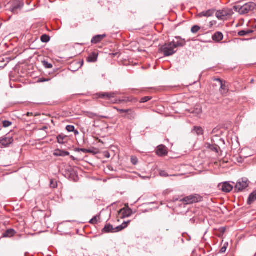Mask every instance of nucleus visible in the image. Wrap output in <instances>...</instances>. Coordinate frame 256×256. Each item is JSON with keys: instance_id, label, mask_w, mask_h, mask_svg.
<instances>
[{"instance_id": "obj_26", "label": "nucleus", "mask_w": 256, "mask_h": 256, "mask_svg": "<svg viewBox=\"0 0 256 256\" xmlns=\"http://www.w3.org/2000/svg\"><path fill=\"white\" fill-rule=\"evenodd\" d=\"M66 130L68 132H74L75 134H78V130H75V128L74 126L68 125L66 127Z\"/></svg>"}, {"instance_id": "obj_45", "label": "nucleus", "mask_w": 256, "mask_h": 256, "mask_svg": "<svg viewBox=\"0 0 256 256\" xmlns=\"http://www.w3.org/2000/svg\"><path fill=\"white\" fill-rule=\"evenodd\" d=\"M220 229V232H224L225 231V230H226L224 228H222Z\"/></svg>"}, {"instance_id": "obj_8", "label": "nucleus", "mask_w": 256, "mask_h": 256, "mask_svg": "<svg viewBox=\"0 0 256 256\" xmlns=\"http://www.w3.org/2000/svg\"><path fill=\"white\" fill-rule=\"evenodd\" d=\"M220 190L224 192H229L232 190L233 186L230 184L228 182H225L218 185Z\"/></svg>"}, {"instance_id": "obj_23", "label": "nucleus", "mask_w": 256, "mask_h": 256, "mask_svg": "<svg viewBox=\"0 0 256 256\" xmlns=\"http://www.w3.org/2000/svg\"><path fill=\"white\" fill-rule=\"evenodd\" d=\"M67 136L62 134H59L57 136L58 142L60 144H63L65 143L64 140L66 138Z\"/></svg>"}, {"instance_id": "obj_21", "label": "nucleus", "mask_w": 256, "mask_h": 256, "mask_svg": "<svg viewBox=\"0 0 256 256\" xmlns=\"http://www.w3.org/2000/svg\"><path fill=\"white\" fill-rule=\"evenodd\" d=\"M22 6H21L20 4H14L11 7L10 10L13 14H16L18 12V11L20 10Z\"/></svg>"}, {"instance_id": "obj_24", "label": "nucleus", "mask_w": 256, "mask_h": 256, "mask_svg": "<svg viewBox=\"0 0 256 256\" xmlns=\"http://www.w3.org/2000/svg\"><path fill=\"white\" fill-rule=\"evenodd\" d=\"M252 32H253V30H242L238 32V35L239 36H243L248 35L250 34H252Z\"/></svg>"}, {"instance_id": "obj_17", "label": "nucleus", "mask_w": 256, "mask_h": 256, "mask_svg": "<svg viewBox=\"0 0 256 256\" xmlns=\"http://www.w3.org/2000/svg\"><path fill=\"white\" fill-rule=\"evenodd\" d=\"M98 54L95 52H92L87 58V61L89 62H94L97 60Z\"/></svg>"}, {"instance_id": "obj_35", "label": "nucleus", "mask_w": 256, "mask_h": 256, "mask_svg": "<svg viewBox=\"0 0 256 256\" xmlns=\"http://www.w3.org/2000/svg\"><path fill=\"white\" fill-rule=\"evenodd\" d=\"M228 246V243L226 242L224 244L223 246L221 248L220 250V253H224L226 252V250L227 249V246Z\"/></svg>"}, {"instance_id": "obj_43", "label": "nucleus", "mask_w": 256, "mask_h": 256, "mask_svg": "<svg viewBox=\"0 0 256 256\" xmlns=\"http://www.w3.org/2000/svg\"><path fill=\"white\" fill-rule=\"evenodd\" d=\"M48 129V127L46 126H43L42 128H41V130H46Z\"/></svg>"}, {"instance_id": "obj_15", "label": "nucleus", "mask_w": 256, "mask_h": 256, "mask_svg": "<svg viewBox=\"0 0 256 256\" xmlns=\"http://www.w3.org/2000/svg\"><path fill=\"white\" fill-rule=\"evenodd\" d=\"M130 222V220H128L127 222H124L121 225L114 228V232H120V231L123 230L124 228H126Z\"/></svg>"}, {"instance_id": "obj_50", "label": "nucleus", "mask_w": 256, "mask_h": 256, "mask_svg": "<svg viewBox=\"0 0 256 256\" xmlns=\"http://www.w3.org/2000/svg\"><path fill=\"white\" fill-rule=\"evenodd\" d=\"M84 62H82V66Z\"/></svg>"}, {"instance_id": "obj_6", "label": "nucleus", "mask_w": 256, "mask_h": 256, "mask_svg": "<svg viewBox=\"0 0 256 256\" xmlns=\"http://www.w3.org/2000/svg\"><path fill=\"white\" fill-rule=\"evenodd\" d=\"M14 141L12 137L8 134L0 138V147L2 146L6 147Z\"/></svg>"}, {"instance_id": "obj_25", "label": "nucleus", "mask_w": 256, "mask_h": 256, "mask_svg": "<svg viewBox=\"0 0 256 256\" xmlns=\"http://www.w3.org/2000/svg\"><path fill=\"white\" fill-rule=\"evenodd\" d=\"M192 132H196L198 136H200L203 134V129L201 127L194 126Z\"/></svg>"}, {"instance_id": "obj_10", "label": "nucleus", "mask_w": 256, "mask_h": 256, "mask_svg": "<svg viewBox=\"0 0 256 256\" xmlns=\"http://www.w3.org/2000/svg\"><path fill=\"white\" fill-rule=\"evenodd\" d=\"M216 80L220 82V90L222 94H226L228 92V89L226 87V82L220 78L216 79Z\"/></svg>"}, {"instance_id": "obj_38", "label": "nucleus", "mask_w": 256, "mask_h": 256, "mask_svg": "<svg viewBox=\"0 0 256 256\" xmlns=\"http://www.w3.org/2000/svg\"><path fill=\"white\" fill-rule=\"evenodd\" d=\"M131 101L129 98H126L124 99H120L118 100V103L126 102Z\"/></svg>"}, {"instance_id": "obj_29", "label": "nucleus", "mask_w": 256, "mask_h": 256, "mask_svg": "<svg viewBox=\"0 0 256 256\" xmlns=\"http://www.w3.org/2000/svg\"><path fill=\"white\" fill-rule=\"evenodd\" d=\"M42 64L44 67L46 68H52V64L48 63V62L46 60H42Z\"/></svg>"}, {"instance_id": "obj_48", "label": "nucleus", "mask_w": 256, "mask_h": 256, "mask_svg": "<svg viewBox=\"0 0 256 256\" xmlns=\"http://www.w3.org/2000/svg\"><path fill=\"white\" fill-rule=\"evenodd\" d=\"M254 82V80H252H252H251V82Z\"/></svg>"}, {"instance_id": "obj_5", "label": "nucleus", "mask_w": 256, "mask_h": 256, "mask_svg": "<svg viewBox=\"0 0 256 256\" xmlns=\"http://www.w3.org/2000/svg\"><path fill=\"white\" fill-rule=\"evenodd\" d=\"M232 10L229 9H223L218 10L216 12V17L220 20H223L228 16L230 15Z\"/></svg>"}, {"instance_id": "obj_9", "label": "nucleus", "mask_w": 256, "mask_h": 256, "mask_svg": "<svg viewBox=\"0 0 256 256\" xmlns=\"http://www.w3.org/2000/svg\"><path fill=\"white\" fill-rule=\"evenodd\" d=\"M132 214V210L130 208H123L119 212V214L122 218H128Z\"/></svg>"}, {"instance_id": "obj_12", "label": "nucleus", "mask_w": 256, "mask_h": 256, "mask_svg": "<svg viewBox=\"0 0 256 256\" xmlns=\"http://www.w3.org/2000/svg\"><path fill=\"white\" fill-rule=\"evenodd\" d=\"M106 34L96 35L92 39L91 42L92 44H98L104 38L106 37Z\"/></svg>"}, {"instance_id": "obj_46", "label": "nucleus", "mask_w": 256, "mask_h": 256, "mask_svg": "<svg viewBox=\"0 0 256 256\" xmlns=\"http://www.w3.org/2000/svg\"><path fill=\"white\" fill-rule=\"evenodd\" d=\"M26 116H32V112H27V114H26Z\"/></svg>"}, {"instance_id": "obj_33", "label": "nucleus", "mask_w": 256, "mask_h": 256, "mask_svg": "<svg viewBox=\"0 0 256 256\" xmlns=\"http://www.w3.org/2000/svg\"><path fill=\"white\" fill-rule=\"evenodd\" d=\"M152 99V97L150 96H145L144 98H142L140 100V102L141 103H144L148 100H150Z\"/></svg>"}, {"instance_id": "obj_1", "label": "nucleus", "mask_w": 256, "mask_h": 256, "mask_svg": "<svg viewBox=\"0 0 256 256\" xmlns=\"http://www.w3.org/2000/svg\"><path fill=\"white\" fill-rule=\"evenodd\" d=\"M186 44L185 39L180 36L175 37L170 42L165 44L160 48V50L163 52L164 56H168L173 55L176 52V50L178 47H183Z\"/></svg>"}, {"instance_id": "obj_37", "label": "nucleus", "mask_w": 256, "mask_h": 256, "mask_svg": "<svg viewBox=\"0 0 256 256\" xmlns=\"http://www.w3.org/2000/svg\"><path fill=\"white\" fill-rule=\"evenodd\" d=\"M159 174L162 177H167L169 176L167 172L165 170H160Z\"/></svg>"}, {"instance_id": "obj_44", "label": "nucleus", "mask_w": 256, "mask_h": 256, "mask_svg": "<svg viewBox=\"0 0 256 256\" xmlns=\"http://www.w3.org/2000/svg\"><path fill=\"white\" fill-rule=\"evenodd\" d=\"M141 178H142V179H144V180H146V179H149V178H150V177H149V176H141Z\"/></svg>"}, {"instance_id": "obj_49", "label": "nucleus", "mask_w": 256, "mask_h": 256, "mask_svg": "<svg viewBox=\"0 0 256 256\" xmlns=\"http://www.w3.org/2000/svg\"><path fill=\"white\" fill-rule=\"evenodd\" d=\"M25 256H27V253H26L24 254Z\"/></svg>"}, {"instance_id": "obj_18", "label": "nucleus", "mask_w": 256, "mask_h": 256, "mask_svg": "<svg viewBox=\"0 0 256 256\" xmlns=\"http://www.w3.org/2000/svg\"><path fill=\"white\" fill-rule=\"evenodd\" d=\"M256 200V190H254L250 194V196L248 198L247 203L248 204L250 205L252 203H253Z\"/></svg>"}, {"instance_id": "obj_14", "label": "nucleus", "mask_w": 256, "mask_h": 256, "mask_svg": "<svg viewBox=\"0 0 256 256\" xmlns=\"http://www.w3.org/2000/svg\"><path fill=\"white\" fill-rule=\"evenodd\" d=\"M223 38V34L220 32H216L212 36L213 40L218 42H220Z\"/></svg>"}, {"instance_id": "obj_39", "label": "nucleus", "mask_w": 256, "mask_h": 256, "mask_svg": "<svg viewBox=\"0 0 256 256\" xmlns=\"http://www.w3.org/2000/svg\"><path fill=\"white\" fill-rule=\"evenodd\" d=\"M117 110L120 113L124 112H128L130 111V110H123V109H117Z\"/></svg>"}, {"instance_id": "obj_19", "label": "nucleus", "mask_w": 256, "mask_h": 256, "mask_svg": "<svg viewBox=\"0 0 256 256\" xmlns=\"http://www.w3.org/2000/svg\"><path fill=\"white\" fill-rule=\"evenodd\" d=\"M103 232H114V228L110 224H106L102 230Z\"/></svg>"}, {"instance_id": "obj_3", "label": "nucleus", "mask_w": 256, "mask_h": 256, "mask_svg": "<svg viewBox=\"0 0 256 256\" xmlns=\"http://www.w3.org/2000/svg\"><path fill=\"white\" fill-rule=\"evenodd\" d=\"M202 200V197L198 194L188 196L180 200L184 204H190L194 202H198Z\"/></svg>"}, {"instance_id": "obj_28", "label": "nucleus", "mask_w": 256, "mask_h": 256, "mask_svg": "<svg viewBox=\"0 0 256 256\" xmlns=\"http://www.w3.org/2000/svg\"><path fill=\"white\" fill-rule=\"evenodd\" d=\"M40 40L43 42H48L50 41V38L46 34H44L41 36Z\"/></svg>"}, {"instance_id": "obj_2", "label": "nucleus", "mask_w": 256, "mask_h": 256, "mask_svg": "<svg viewBox=\"0 0 256 256\" xmlns=\"http://www.w3.org/2000/svg\"><path fill=\"white\" fill-rule=\"evenodd\" d=\"M256 8V4L254 2H248L242 6H236L234 8L238 10L240 14H245L250 12L253 11Z\"/></svg>"}, {"instance_id": "obj_11", "label": "nucleus", "mask_w": 256, "mask_h": 256, "mask_svg": "<svg viewBox=\"0 0 256 256\" xmlns=\"http://www.w3.org/2000/svg\"><path fill=\"white\" fill-rule=\"evenodd\" d=\"M156 154L160 156H164L166 155L168 152L166 150V147L164 145H160L158 146Z\"/></svg>"}, {"instance_id": "obj_40", "label": "nucleus", "mask_w": 256, "mask_h": 256, "mask_svg": "<svg viewBox=\"0 0 256 256\" xmlns=\"http://www.w3.org/2000/svg\"><path fill=\"white\" fill-rule=\"evenodd\" d=\"M88 116L89 118H94V117L96 116V114L93 112H88Z\"/></svg>"}, {"instance_id": "obj_31", "label": "nucleus", "mask_w": 256, "mask_h": 256, "mask_svg": "<svg viewBox=\"0 0 256 256\" xmlns=\"http://www.w3.org/2000/svg\"><path fill=\"white\" fill-rule=\"evenodd\" d=\"M200 27L197 25L193 26L191 28V32L193 34H196L200 30Z\"/></svg>"}, {"instance_id": "obj_16", "label": "nucleus", "mask_w": 256, "mask_h": 256, "mask_svg": "<svg viewBox=\"0 0 256 256\" xmlns=\"http://www.w3.org/2000/svg\"><path fill=\"white\" fill-rule=\"evenodd\" d=\"M54 154L56 156H69L70 152L62 150L57 149L55 150Z\"/></svg>"}, {"instance_id": "obj_47", "label": "nucleus", "mask_w": 256, "mask_h": 256, "mask_svg": "<svg viewBox=\"0 0 256 256\" xmlns=\"http://www.w3.org/2000/svg\"><path fill=\"white\" fill-rule=\"evenodd\" d=\"M110 154H109V153H108V152H106V153L105 154V156H106V158H110Z\"/></svg>"}, {"instance_id": "obj_42", "label": "nucleus", "mask_w": 256, "mask_h": 256, "mask_svg": "<svg viewBox=\"0 0 256 256\" xmlns=\"http://www.w3.org/2000/svg\"><path fill=\"white\" fill-rule=\"evenodd\" d=\"M48 80H50V79H46L44 78H41L40 80H39V82L40 81V82H48Z\"/></svg>"}, {"instance_id": "obj_32", "label": "nucleus", "mask_w": 256, "mask_h": 256, "mask_svg": "<svg viewBox=\"0 0 256 256\" xmlns=\"http://www.w3.org/2000/svg\"><path fill=\"white\" fill-rule=\"evenodd\" d=\"M3 127L8 128L12 124V122L8 120H3L2 122Z\"/></svg>"}, {"instance_id": "obj_4", "label": "nucleus", "mask_w": 256, "mask_h": 256, "mask_svg": "<svg viewBox=\"0 0 256 256\" xmlns=\"http://www.w3.org/2000/svg\"><path fill=\"white\" fill-rule=\"evenodd\" d=\"M249 183L250 182L246 178L239 180L235 186V191L238 192L243 190L248 186Z\"/></svg>"}, {"instance_id": "obj_34", "label": "nucleus", "mask_w": 256, "mask_h": 256, "mask_svg": "<svg viewBox=\"0 0 256 256\" xmlns=\"http://www.w3.org/2000/svg\"><path fill=\"white\" fill-rule=\"evenodd\" d=\"M79 151H81L83 152L84 153L87 154V153H94V152L92 150H91L89 149H86V148H80L78 150Z\"/></svg>"}, {"instance_id": "obj_41", "label": "nucleus", "mask_w": 256, "mask_h": 256, "mask_svg": "<svg viewBox=\"0 0 256 256\" xmlns=\"http://www.w3.org/2000/svg\"><path fill=\"white\" fill-rule=\"evenodd\" d=\"M50 186H51L52 188H56V186H57V185H56V184H55V183H54V182H53V180H52L50 181Z\"/></svg>"}, {"instance_id": "obj_20", "label": "nucleus", "mask_w": 256, "mask_h": 256, "mask_svg": "<svg viewBox=\"0 0 256 256\" xmlns=\"http://www.w3.org/2000/svg\"><path fill=\"white\" fill-rule=\"evenodd\" d=\"M16 234V232L13 229H8L6 230L2 234V236L4 238H10L14 236Z\"/></svg>"}, {"instance_id": "obj_13", "label": "nucleus", "mask_w": 256, "mask_h": 256, "mask_svg": "<svg viewBox=\"0 0 256 256\" xmlns=\"http://www.w3.org/2000/svg\"><path fill=\"white\" fill-rule=\"evenodd\" d=\"M214 12H215V10L210 9V10H208L204 11V12H200V14H198V16L199 17H200V18L202 17V16L210 17L214 14Z\"/></svg>"}, {"instance_id": "obj_27", "label": "nucleus", "mask_w": 256, "mask_h": 256, "mask_svg": "<svg viewBox=\"0 0 256 256\" xmlns=\"http://www.w3.org/2000/svg\"><path fill=\"white\" fill-rule=\"evenodd\" d=\"M100 219V216L96 215L92 218L89 222L92 224H95L97 223L98 220Z\"/></svg>"}, {"instance_id": "obj_22", "label": "nucleus", "mask_w": 256, "mask_h": 256, "mask_svg": "<svg viewBox=\"0 0 256 256\" xmlns=\"http://www.w3.org/2000/svg\"><path fill=\"white\" fill-rule=\"evenodd\" d=\"M206 147L211 150L215 152L216 153H218V149H220V147L218 146L210 144H207Z\"/></svg>"}, {"instance_id": "obj_36", "label": "nucleus", "mask_w": 256, "mask_h": 256, "mask_svg": "<svg viewBox=\"0 0 256 256\" xmlns=\"http://www.w3.org/2000/svg\"><path fill=\"white\" fill-rule=\"evenodd\" d=\"M131 162L134 165H136L138 162L137 158L134 156H132L131 157Z\"/></svg>"}, {"instance_id": "obj_30", "label": "nucleus", "mask_w": 256, "mask_h": 256, "mask_svg": "<svg viewBox=\"0 0 256 256\" xmlns=\"http://www.w3.org/2000/svg\"><path fill=\"white\" fill-rule=\"evenodd\" d=\"M128 114L126 116V118L128 119H134L135 118L136 114L134 112H132L131 110L128 112H127Z\"/></svg>"}, {"instance_id": "obj_7", "label": "nucleus", "mask_w": 256, "mask_h": 256, "mask_svg": "<svg viewBox=\"0 0 256 256\" xmlns=\"http://www.w3.org/2000/svg\"><path fill=\"white\" fill-rule=\"evenodd\" d=\"M116 92H100L96 94V96H98V98L105 99V100H110L111 98H114L115 97L116 94Z\"/></svg>"}]
</instances>
